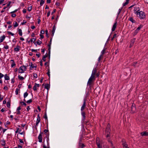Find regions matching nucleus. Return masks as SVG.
<instances>
[{"instance_id":"f257e3e1","label":"nucleus","mask_w":148,"mask_h":148,"mask_svg":"<svg viewBox=\"0 0 148 148\" xmlns=\"http://www.w3.org/2000/svg\"><path fill=\"white\" fill-rule=\"evenodd\" d=\"M46 136L44 138V143L43 144V148H50L49 145V133L45 134Z\"/></svg>"},{"instance_id":"f03ea898","label":"nucleus","mask_w":148,"mask_h":148,"mask_svg":"<svg viewBox=\"0 0 148 148\" xmlns=\"http://www.w3.org/2000/svg\"><path fill=\"white\" fill-rule=\"evenodd\" d=\"M103 142L102 140H100L98 137H97L96 139V144L97 148H102ZM103 147L104 148H109V147L107 145H103Z\"/></svg>"},{"instance_id":"7ed1b4c3","label":"nucleus","mask_w":148,"mask_h":148,"mask_svg":"<svg viewBox=\"0 0 148 148\" xmlns=\"http://www.w3.org/2000/svg\"><path fill=\"white\" fill-rule=\"evenodd\" d=\"M138 10L135 12V14L137 15V16L140 19H144L145 18V12L142 11H139Z\"/></svg>"},{"instance_id":"20e7f679","label":"nucleus","mask_w":148,"mask_h":148,"mask_svg":"<svg viewBox=\"0 0 148 148\" xmlns=\"http://www.w3.org/2000/svg\"><path fill=\"white\" fill-rule=\"evenodd\" d=\"M95 80V77L91 75L87 82V86H90L92 84Z\"/></svg>"},{"instance_id":"39448f33","label":"nucleus","mask_w":148,"mask_h":148,"mask_svg":"<svg viewBox=\"0 0 148 148\" xmlns=\"http://www.w3.org/2000/svg\"><path fill=\"white\" fill-rule=\"evenodd\" d=\"M110 125L109 123L108 124L106 127V137H109L110 136Z\"/></svg>"},{"instance_id":"423d86ee","label":"nucleus","mask_w":148,"mask_h":148,"mask_svg":"<svg viewBox=\"0 0 148 148\" xmlns=\"http://www.w3.org/2000/svg\"><path fill=\"white\" fill-rule=\"evenodd\" d=\"M26 70L27 66H24V65L22 66L18 69V72L19 73H23Z\"/></svg>"},{"instance_id":"0eeeda50","label":"nucleus","mask_w":148,"mask_h":148,"mask_svg":"<svg viewBox=\"0 0 148 148\" xmlns=\"http://www.w3.org/2000/svg\"><path fill=\"white\" fill-rule=\"evenodd\" d=\"M52 40V38H50V40L49 41V44H48V46L49 47L48 49V50L49 51L48 53H49V58H50V56L51 46V44Z\"/></svg>"},{"instance_id":"6e6552de","label":"nucleus","mask_w":148,"mask_h":148,"mask_svg":"<svg viewBox=\"0 0 148 148\" xmlns=\"http://www.w3.org/2000/svg\"><path fill=\"white\" fill-rule=\"evenodd\" d=\"M122 144L123 148H129L128 147V145L126 143L125 141L124 140H123L122 141Z\"/></svg>"},{"instance_id":"1a4fd4ad","label":"nucleus","mask_w":148,"mask_h":148,"mask_svg":"<svg viewBox=\"0 0 148 148\" xmlns=\"http://www.w3.org/2000/svg\"><path fill=\"white\" fill-rule=\"evenodd\" d=\"M86 101L85 99H84V102L82 106L81 109V110L82 111H83L84 109L85 108V107L86 105Z\"/></svg>"},{"instance_id":"9d476101","label":"nucleus","mask_w":148,"mask_h":148,"mask_svg":"<svg viewBox=\"0 0 148 148\" xmlns=\"http://www.w3.org/2000/svg\"><path fill=\"white\" fill-rule=\"evenodd\" d=\"M40 121V117L39 114H38L37 115V120L36 122V125L38 126V123H39Z\"/></svg>"},{"instance_id":"9b49d317","label":"nucleus","mask_w":148,"mask_h":148,"mask_svg":"<svg viewBox=\"0 0 148 148\" xmlns=\"http://www.w3.org/2000/svg\"><path fill=\"white\" fill-rule=\"evenodd\" d=\"M29 65L30 66L29 68L30 69H32V68H36V66L34 65L32 62H29Z\"/></svg>"},{"instance_id":"f8f14e48","label":"nucleus","mask_w":148,"mask_h":148,"mask_svg":"<svg viewBox=\"0 0 148 148\" xmlns=\"http://www.w3.org/2000/svg\"><path fill=\"white\" fill-rule=\"evenodd\" d=\"M97 69L96 68H94L93 69L92 73L91 75H92L93 76H95L96 73L97 72Z\"/></svg>"},{"instance_id":"ddd939ff","label":"nucleus","mask_w":148,"mask_h":148,"mask_svg":"<svg viewBox=\"0 0 148 148\" xmlns=\"http://www.w3.org/2000/svg\"><path fill=\"white\" fill-rule=\"evenodd\" d=\"M39 87V84L35 83L33 87V89L34 91H36L37 90V87L38 88Z\"/></svg>"},{"instance_id":"4468645a","label":"nucleus","mask_w":148,"mask_h":148,"mask_svg":"<svg viewBox=\"0 0 148 148\" xmlns=\"http://www.w3.org/2000/svg\"><path fill=\"white\" fill-rule=\"evenodd\" d=\"M38 141L40 143H41L42 142V135L41 133H40L38 137Z\"/></svg>"},{"instance_id":"2eb2a0df","label":"nucleus","mask_w":148,"mask_h":148,"mask_svg":"<svg viewBox=\"0 0 148 148\" xmlns=\"http://www.w3.org/2000/svg\"><path fill=\"white\" fill-rule=\"evenodd\" d=\"M117 26V22H116L114 23V24L112 28V31H115V29Z\"/></svg>"},{"instance_id":"dca6fc26","label":"nucleus","mask_w":148,"mask_h":148,"mask_svg":"<svg viewBox=\"0 0 148 148\" xmlns=\"http://www.w3.org/2000/svg\"><path fill=\"white\" fill-rule=\"evenodd\" d=\"M135 40L136 39L135 38H134L132 40L130 44V47H131L133 45L134 43V42H135Z\"/></svg>"},{"instance_id":"f3484780","label":"nucleus","mask_w":148,"mask_h":148,"mask_svg":"<svg viewBox=\"0 0 148 148\" xmlns=\"http://www.w3.org/2000/svg\"><path fill=\"white\" fill-rule=\"evenodd\" d=\"M141 134L142 136H148V132H141Z\"/></svg>"},{"instance_id":"a211bd4d","label":"nucleus","mask_w":148,"mask_h":148,"mask_svg":"<svg viewBox=\"0 0 148 148\" xmlns=\"http://www.w3.org/2000/svg\"><path fill=\"white\" fill-rule=\"evenodd\" d=\"M56 29V27H55V25H54L53 27L52 31L51 36H52V37H53V36Z\"/></svg>"},{"instance_id":"6ab92c4d","label":"nucleus","mask_w":148,"mask_h":148,"mask_svg":"<svg viewBox=\"0 0 148 148\" xmlns=\"http://www.w3.org/2000/svg\"><path fill=\"white\" fill-rule=\"evenodd\" d=\"M5 35H3L2 36H1L0 38V42H1L3 41L5 39Z\"/></svg>"},{"instance_id":"aec40b11","label":"nucleus","mask_w":148,"mask_h":148,"mask_svg":"<svg viewBox=\"0 0 148 148\" xmlns=\"http://www.w3.org/2000/svg\"><path fill=\"white\" fill-rule=\"evenodd\" d=\"M10 61L11 62H12L11 64V67H13L14 66H16V64L15 63V62L14 61V60H11Z\"/></svg>"},{"instance_id":"412c9836","label":"nucleus","mask_w":148,"mask_h":148,"mask_svg":"<svg viewBox=\"0 0 148 148\" xmlns=\"http://www.w3.org/2000/svg\"><path fill=\"white\" fill-rule=\"evenodd\" d=\"M20 50V46L18 45L16 46V47L14 48V50L15 51L18 52Z\"/></svg>"},{"instance_id":"4be33fe9","label":"nucleus","mask_w":148,"mask_h":148,"mask_svg":"<svg viewBox=\"0 0 148 148\" xmlns=\"http://www.w3.org/2000/svg\"><path fill=\"white\" fill-rule=\"evenodd\" d=\"M1 145H2V146H5L6 144L5 141V140L4 139H3L1 141Z\"/></svg>"},{"instance_id":"5701e85b","label":"nucleus","mask_w":148,"mask_h":148,"mask_svg":"<svg viewBox=\"0 0 148 148\" xmlns=\"http://www.w3.org/2000/svg\"><path fill=\"white\" fill-rule=\"evenodd\" d=\"M128 19L129 20L133 23H135L136 22L135 20L133 19L132 17H130Z\"/></svg>"},{"instance_id":"b1692460","label":"nucleus","mask_w":148,"mask_h":148,"mask_svg":"<svg viewBox=\"0 0 148 148\" xmlns=\"http://www.w3.org/2000/svg\"><path fill=\"white\" fill-rule=\"evenodd\" d=\"M4 78L5 80H8L10 79V77L7 74H6L5 75Z\"/></svg>"},{"instance_id":"393cba45","label":"nucleus","mask_w":148,"mask_h":148,"mask_svg":"<svg viewBox=\"0 0 148 148\" xmlns=\"http://www.w3.org/2000/svg\"><path fill=\"white\" fill-rule=\"evenodd\" d=\"M28 94L27 92H25V93H24V98H25L28 96ZM24 101H26V100L25 99H24Z\"/></svg>"},{"instance_id":"a878e982","label":"nucleus","mask_w":148,"mask_h":148,"mask_svg":"<svg viewBox=\"0 0 148 148\" xmlns=\"http://www.w3.org/2000/svg\"><path fill=\"white\" fill-rule=\"evenodd\" d=\"M45 88L48 90L50 88V85L48 84H47L45 85Z\"/></svg>"},{"instance_id":"bb28decb","label":"nucleus","mask_w":148,"mask_h":148,"mask_svg":"<svg viewBox=\"0 0 148 148\" xmlns=\"http://www.w3.org/2000/svg\"><path fill=\"white\" fill-rule=\"evenodd\" d=\"M47 54L46 53L45 55L42 58V60L44 61H46V58L47 57Z\"/></svg>"},{"instance_id":"cd10ccee","label":"nucleus","mask_w":148,"mask_h":148,"mask_svg":"<svg viewBox=\"0 0 148 148\" xmlns=\"http://www.w3.org/2000/svg\"><path fill=\"white\" fill-rule=\"evenodd\" d=\"M18 79L20 80H23L24 79V78L20 75H18Z\"/></svg>"},{"instance_id":"c85d7f7f","label":"nucleus","mask_w":148,"mask_h":148,"mask_svg":"<svg viewBox=\"0 0 148 148\" xmlns=\"http://www.w3.org/2000/svg\"><path fill=\"white\" fill-rule=\"evenodd\" d=\"M126 1L124 3H123V6H125L127 5L129 1V0H126Z\"/></svg>"},{"instance_id":"c756f323","label":"nucleus","mask_w":148,"mask_h":148,"mask_svg":"<svg viewBox=\"0 0 148 148\" xmlns=\"http://www.w3.org/2000/svg\"><path fill=\"white\" fill-rule=\"evenodd\" d=\"M19 34L20 36H22V30L21 29H19L18 30Z\"/></svg>"},{"instance_id":"7c9ffc66","label":"nucleus","mask_w":148,"mask_h":148,"mask_svg":"<svg viewBox=\"0 0 148 148\" xmlns=\"http://www.w3.org/2000/svg\"><path fill=\"white\" fill-rule=\"evenodd\" d=\"M81 114H82V116L84 118V119L85 117V112H83L82 111V113H81Z\"/></svg>"},{"instance_id":"2f4dec72","label":"nucleus","mask_w":148,"mask_h":148,"mask_svg":"<svg viewBox=\"0 0 148 148\" xmlns=\"http://www.w3.org/2000/svg\"><path fill=\"white\" fill-rule=\"evenodd\" d=\"M48 72L47 73V75H48V76L50 77V69L49 67H48L47 68Z\"/></svg>"},{"instance_id":"473e14b6","label":"nucleus","mask_w":148,"mask_h":148,"mask_svg":"<svg viewBox=\"0 0 148 148\" xmlns=\"http://www.w3.org/2000/svg\"><path fill=\"white\" fill-rule=\"evenodd\" d=\"M44 118L45 119V120L47 121V123H48V119L46 113H45V114Z\"/></svg>"},{"instance_id":"72a5a7b5","label":"nucleus","mask_w":148,"mask_h":148,"mask_svg":"<svg viewBox=\"0 0 148 148\" xmlns=\"http://www.w3.org/2000/svg\"><path fill=\"white\" fill-rule=\"evenodd\" d=\"M139 31L136 29L135 30L134 32L133 33V35L134 36L136 35L138 32Z\"/></svg>"},{"instance_id":"f704fd0d","label":"nucleus","mask_w":148,"mask_h":148,"mask_svg":"<svg viewBox=\"0 0 148 148\" xmlns=\"http://www.w3.org/2000/svg\"><path fill=\"white\" fill-rule=\"evenodd\" d=\"M13 24H14V27H16L18 25V23H17L16 22L15 23H13Z\"/></svg>"},{"instance_id":"c9c22d12","label":"nucleus","mask_w":148,"mask_h":148,"mask_svg":"<svg viewBox=\"0 0 148 148\" xmlns=\"http://www.w3.org/2000/svg\"><path fill=\"white\" fill-rule=\"evenodd\" d=\"M20 89L18 88H16L15 90V93L16 95H17L18 93V91H19Z\"/></svg>"},{"instance_id":"e433bc0d","label":"nucleus","mask_w":148,"mask_h":148,"mask_svg":"<svg viewBox=\"0 0 148 148\" xmlns=\"http://www.w3.org/2000/svg\"><path fill=\"white\" fill-rule=\"evenodd\" d=\"M32 10V6H29L27 10L29 12H30Z\"/></svg>"},{"instance_id":"4c0bfd02","label":"nucleus","mask_w":148,"mask_h":148,"mask_svg":"<svg viewBox=\"0 0 148 148\" xmlns=\"http://www.w3.org/2000/svg\"><path fill=\"white\" fill-rule=\"evenodd\" d=\"M44 3V1L42 0H41L40 3V5L41 6H42Z\"/></svg>"},{"instance_id":"58836bf2","label":"nucleus","mask_w":148,"mask_h":148,"mask_svg":"<svg viewBox=\"0 0 148 148\" xmlns=\"http://www.w3.org/2000/svg\"><path fill=\"white\" fill-rule=\"evenodd\" d=\"M32 102V99H30L28 101H26V103H31V102Z\"/></svg>"},{"instance_id":"ea45409f","label":"nucleus","mask_w":148,"mask_h":148,"mask_svg":"<svg viewBox=\"0 0 148 148\" xmlns=\"http://www.w3.org/2000/svg\"><path fill=\"white\" fill-rule=\"evenodd\" d=\"M37 44L38 45H40L42 43V42L40 40H38L36 42Z\"/></svg>"},{"instance_id":"a19ab883","label":"nucleus","mask_w":148,"mask_h":148,"mask_svg":"<svg viewBox=\"0 0 148 148\" xmlns=\"http://www.w3.org/2000/svg\"><path fill=\"white\" fill-rule=\"evenodd\" d=\"M33 76L35 78H37V74L36 73H33Z\"/></svg>"},{"instance_id":"79ce46f5","label":"nucleus","mask_w":148,"mask_h":148,"mask_svg":"<svg viewBox=\"0 0 148 148\" xmlns=\"http://www.w3.org/2000/svg\"><path fill=\"white\" fill-rule=\"evenodd\" d=\"M80 146L81 147V148H84L85 146V145L84 144L81 143L80 144Z\"/></svg>"},{"instance_id":"37998d69","label":"nucleus","mask_w":148,"mask_h":148,"mask_svg":"<svg viewBox=\"0 0 148 148\" xmlns=\"http://www.w3.org/2000/svg\"><path fill=\"white\" fill-rule=\"evenodd\" d=\"M7 106L8 108H10V103L9 102H8L7 104Z\"/></svg>"},{"instance_id":"c03bdc74","label":"nucleus","mask_w":148,"mask_h":148,"mask_svg":"<svg viewBox=\"0 0 148 148\" xmlns=\"http://www.w3.org/2000/svg\"><path fill=\"white\" fill-rule=\"evenodd\" d=\"M142 26L141 25H140L139 27H138L137 29H136L137 30L139 31L140 29L142 27Z\"/></svg>"},{"instance_id":"a18cd8bd","label":"nucleus","mask_w":148,"mask_h":148,"mask_svg":"<svg viewBox=\"0 0 148 148\" xmlns=\"http://www.w3.org/2000/svg\"><path fill=\"white\" fill-rule=\"evenodd\" d=\"M4 48L6 49H8L9 48V46L6 45V46H4Z\"/></svg>"},{"instance_id":"49530a36","label":"nucleus","mask_w":148,"mask_h":148,"mask_svg":"<svg viewBox=\"0 0 148 148\" xmlns=\"http://www.w3.org/2000/svg\"><path fill=\"white\" fill-rule=\"evenodd\" d=\"M36 39L35 38H32L31 40V42L32 43H34V42L35 41Z\"/></svg>"},{"instance_id":"de8ad7c7","label":"nucleus","mask_w":148,"mask_h":148,"mask_svg":"<svg viewBox=\"0 0 148 148\" xmlns=\"http://www.w3.org/2000/svg\"><path fill=\"white\" fill-rule=\"evenodd\" d=\"M105 49H103L102 50L101 52V55H102L103 56V54L105 53Z\"/></svg>"},{"instance_id":"09e8293b","label":"nucleus","mask_w":148,"mask_h":148,"mask_svg":"<svg viewBox=\"0 0 148 148\" xmlns=\"http://www.w3.org/2000/svg\"><path fill=\"white\" fill-rule=\"evenodd\" d=\"M20 103L22 105H24L25 106H26V103L24 102H20Z\"/></svg>"},{"instance_id":"8fccbe9b","label":"nucleus","mask_w":148,"mask_h":148,"mask_svg":"<svg viewBox=\"0 0 148 148\" xmlns=\"http://www.w3.org/2000/svg\"><path fill=\"white\" fill-rule=\"evenodd\" d=\"M11 3V1H8V3L7 4L6 7L7 8L9 6H10Z\"/></svg>"},{"instance_id":"3c124183","label":"nucleus","mask_w":148,"mask_h":148,"mask_svg":"<svg viewBox=\"0 0 148 148\" xmlns=\"http://www.w3.org/2000/svg\"><path fill=\"white\" fill-rule=\"evenodd\" d=\"M8 33L9 34L11 35L12 36H14V34L12 33V32H10L8 31Z\"/></svg>"},{"instance_id":"603ef678","label":"nucleus","mask_w":148,"mask_h":148,"mask_svg":"<svg viewBox=\"0 0 148 148\" xmlns=\"http://www.w3.org/2000/svg\"><path fill=\"white\" fill-rule=\"evenodd\" d=\"M45 34H46V36H47V37H49V36H48V30H46L45 31Z\"/></svg>"},{"instance_id":"864d4df0","label":"nucleus","mask_w":148,"mask_h":148,"mask_svg":"<svg viewBox=\"0 0 148 148\" xmlns=\"http://www.w3.org/2000/svg\"><path fill=\"white\" fill-rule=\"evenodd\" d=\"M4 76V75L1 73H0V79H1L2 77Z\"/></svg>"},{"instance_id":"5fc2aeb1","label":"nucleus","mask_w":148,"mask_h":148,"mask_svg":"<svg viewBox=\"0 0 148 148\" xmlns=\"http://www.w3.org/2000/svg\"><path fill=\"white\" fill-rule=\"evenodd\" d=\"M137 62H134L132 64V65L134 66H136V64H137Z\"/></svg>"},{"instance_id":"6e6d98bb","label":"nucleus","mask_w":148,"mask_h":148,"mask_svg":"<svg viewBox=\"0 0 148 148\" xmlns=\"http://www.w3.org/2000/svg\"><path fill=\"white\" fill-rule=\"evenodd\" d=\"M16 15L15 14L12 13V14L11 15V16L12 17H16Z\"/></svg>"},{"instance_id":"4d7b16f0","label":"nucleus","mask_w":148,"mask_h":148,"mask_svg":"<svg viewBox=\"0 0 148 148\" xmlns=\"http://www.w3.org/2000/svg\"><path fill=\"white\" fill-rule=\"evenodd\" d=\"M138 8L139 9V8H134V13H135V12H136V11H137L138 10H139L138 9V10H137V9Z\"/></svg>"},{"instance_id":"13d9d810","label":"nucleus","mask_w":148,"mask_h":148,"mask_svg":"<svg viewBox=\"0 0 148 148\" xmlns=\"http://www.w3.org/2000/svg\"><path fill=\"white\" fill-rule=\"evenodd\" d=\"M17 10L16 9V10H14V11H12V12H10V13L11 14H12V13H15V12H16L17 11Z\"/></svg>"},{"instance_id":"bf43d9fd","label":"nucleus","mask_w":148,"mask_h":148,"mask_svg":"<svg viewBox=\"0 0 148 148\" xmlns=\"http://www.w3.org/2000/svg\"><path fill=\"white\" fill-rule=\"evenodd\" d=\"M31 51L32 52H37V49H32Z\"/></svg>"},{"instance_id":"052dcab7","label":"nucleus","mask_w":148,"mask_h":148,"mask_svg":"<svg viewBox=\"0 0 148 148\" xmlns=\"http://www.w3.org/2000/svg\"><path fill=\"white\" fill-rule=\"evenodd\" d=\"M49 131V130H45L44 131V133H47V132H48Z\"/></svg>"},{"instance_id":"680f3d73","label":"nucleus","mask_w":148,"mask_h":148,"mask_svg":"<svg viewBox=\"0 0 148 148\" xmlns=\"http://www.w3.org/2000/svg\"><path fill=\"white\" fill-rule=\"evenodd\" d=\"M103 56L102 55H101L98 58V61H99L100 60L101 57H102Z\"/></svg>"},{"instance_id":"e2e57ef3","label":"nucleus","mask_w":148,"mask_h":148,"mask_svg":"<svg viewBox=\"0 0 148 148\" xmlns=\"http://www.w3.org/2000/svg\"><path fill=\"white\" fill-rule=\"evenodd\" d=\"M45 33V31L43 30H41L40 31V34H44Z\"/></svg>"},{"instance_id":"0e129e2a","label":"nucleus","mask_w":148,"mask_h":148,"mask_svg":"<svg viewBox=\"0 0 148 148\" xmlns=\"http://www.w3.org/2000/svg\"><path fill=\"white\" fill-rule=\"evenodd\" d=\"M45 65L46 66H48V63L47 62H46L45 64Z\"/></svg>"},{"instance_id":"69168bd1","label":"nucleus","mask_w":148,"mask_h":148,"mask_svg":"<svg viewBox=\"0 0 148 148\" xmlns=\"http://www.w3.org/2000/svg\"><path fill=\"white\" fill-rule=\"evenodd\" d=\"M21 109V108L20 107V106H19L17 108L16 110H17V111H19V110H20Z\"/></svg>"},{"instance_id":"338daca9","label":"nucleus","mask_w":148,"mask_h":148,"mask_svg":"<svg viewBox=\"0 0 148 148\" xmlns=\"http://www.w3.org/2000/svg\"><path fill=\"white\" fill-rule=\"evenodd\" d=\"M40 37L41 39H43L44 38L42 34H40Z\"/></svg>"},{"instance_id":"774afa93","label":"nucleus","mask_w":148,"mask_h":148,"mask_svg":"<svg viewBox=\"0 0 148 148\" xmlns=\"http://www.w3.org/2000/svg\"><path fill=\"white\" fill-rule=\"evenodd\" d=\"M23 147L22 146L18 145L17 148H22Z\"/></svg>"}]
</instances>
